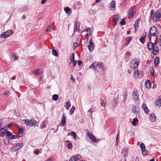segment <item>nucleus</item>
Listing matches in <instances>:
<instances>
[{"instance_id": "33", "label": "nucleus", "mask_w": 161, "mask_h": 161, "mask_svg": "<svg viewBox=\"0 0 161 161\" xmlns=\"http://www.w3.org/2000/svg\"><path fill=\"white\" fill-rule=\"evenodd\" d=\"M52 52L53 55L56 57L58 56V53L56 49H52Z\"/></svg>"}, {"instance_id": "7", "label": "nucleus", "mask_w": 161, "mask_h": 161, "mask_svg": "<svg viewBox=\"0 0 161 161\" xmlns=\"http://www.w3.org/2000/svg\"><path fill=\"white\" fill-rule=\"evenodd\" d=\"M86 136L88 137L93 142H97L99 141V140L96 139L95 136L90 132H88L87 133Z\"/></svg>"}, {"instance_id": "58", "label": "nucleus", "mask_w": 161, "mask_h": 161, "mask_svg": "<svg viewBox=\"0 0 161 161\" xmlns=\"http://www.w3.org/2000/svg\"><path fill=\"white\" fill-rule=\"evenodd\" d=\"M101 100L102 101L101 103V106H104L105 105V102L104 101L103 99H101Z\"/></svg>"}, {"instance_id": "56", "label": "nucleus", "mask_w": 161, "mask_h": 161, "mask_svg": "<svg viewBox=\"0 0 161 161\" xmlns=\"http://www.w3.org/2000/svg\"><path fill=\"white\" fill-rule=\"evenodd\" d=\"M71 79L72 80V83H74L75 82V79L72 75H71Z\"/></svg>"}, {"instance_id": "55", "label": "nucleus", "mask_w": 161, "mask_h": 161, "mask_svg": "<svg viewBox=\"0 0 161 161\" xmlns=\"http://www.w3.org/2000/svg\"><path fill=\"white\" fill-rule=\"evenodd\" d=\"M19 133H23V131H24V130L23 128H20L19 129Z\"/></svg>"}, {"instance_id": "34", "label": "nucleus", "mask_w": 161, "mask_h": 161, "mask_svg": "<svg viewBox=\"0 0 161 161\" xmlns=\"http://www.w3.org/2000/svg\"><path fill=\"white\" fill-rule=\"evenodd\" d=\"M70 135L73 136L74 139L76 140L77 139V135L76 133L74 131H72L70 133Z\"/></svg>"}, {"instance_id": "17", "label": "nucleus", "mask_w": 161, "mask_h": 161, "mask_svg": "<svg viewBox=\"0 0 161 161\" xmlns=\"http://www.w3.org/2000/svg\"><path fill=\"white\" fill-rule=\"evenodd\" d=\"M142 108L144 110V112L145 113H148L149 110V109L148 108L146 104L145 103H143L142 106Z\"/></svg>"}, {"instance_id": "2", "label": "nucleus", "mask_w": 161, "mask_h": 161, "mask_svg": "<svg viewBox=\"0 0 161 161\" xmlns=\"http://www.w3.org/2000/svg\"><path fill=\"white\" fill-rule=\"evenodd\" d=\"M23 121L25 122V123L27 126L29 127L34 126L36 124V120L33 119H31L30 120L28 119H24Z\"/></svg>"}, {"instance_id": "20", "label": "nucleus", "mask_w": 161, "mask_h": 161, "mask_svg": "<svg viewBox=\"0 0 161 161\" xmlns=\"http://www.w3.org/2000/svg\"><path fill=\"white\" fill-rule=\"evenodd\" d=\"M98 66L99 67L103 70H105L107 68L106 67L102 62L99 63Z\"/></svg>"}, {"instance_id": "31", "label": "nucleus", "mask_w": 161, "mask_h": 161, "mask_svg": "<svg viewBox=\"0 0 161 161\" xmlns=\"http://www.w3.org/2000/svg\"><path fill=\"white\" fill-rule=\"evenodd\" d=\"M146 37V34L144 36L141 37L139 39L140 41L142 43L144 44L145 42V38Z\"/></svg>"}, {"instance_id": "14", "label": "nucleus", "mask_w": 161, "mask_h": 161, "mask_svg": "<svg viewBox=\"0 0 161 161\" xmlns=\"http://www.w3.org/2000/svg\"><path fill=\"white\" fill-rule=\"evenodd\" d=\"M147 47H148V49L149 50L153 49H153H154L155 47L154 45L153 44V43H152L151 42H148L147 44Z\"/></svg>"}, {"instance_id": "24", "label": "nucleus", "mask_w": 161, "mask_h": 161, "mask_svg": "<svg viewBox=\"0 0 161 161\" xmlns=\"http://www.w3.org/2000/svg\"><path fill=\"white\" fill-rule=\"evenodd\" d=\"M138 93L137 92H136L133 93L132 96L133 99L134 100H138Z\"/></svg>"}, {"instance_id": "41", "label": "nucleus", "mask_w": 161, "mask_h": 161, "mask_svg": "<svg viewBox=\"0 0 161 161\" xmlns=\"http://www.w3.org/2000/svg\"><path fill=\"white\" fill-rule=\"evenodd\" d=\"M158 36L159 37V39L158 40V45L159 47H161V35H159Z\"/></svg>"}, {"instance_id": "43", "label": "nucleus", "mask_w": 161, "mask_h": 161, "mask_svg": "<svg viewBox=\"0 0 161 161\" xmlns=\"http://www.w3.org/2000/svg\"><path fill=\"white\" fill-rule=\"evenodd\" d=\"M67 147L69 149H71L72 147V144L71 142L67 143Z\"/></svg>"}, {"instance_id": "19", "label": "nucleus", "mask_w": 161, "mask_h": 161, "mask_svg": "<svg viewBox=\"0 0 161 161\" xmlns=\"http://www.w3.org/2000/svg\"><path fill=\"white\" fill-rule=\"evenodd\" d=\"M64 10L66 13H68L70 14L72 13V9L70 8L69 7H66L64 8Z\"/></svg>"}, {"instance_id": "54", "label": "nucleus", "mask_w": 161, "mask_h": 161, "mask_svg": "<svg viewBox=\"0 0 161 161\" xmlns=\"http://www.w3.org/2000/svg\"><path fill=\"white\" fill-rule=\"evenodd\" d=\"M11 134V132L10 131L6 130V135H7L8 137Z\"/></svg>"}, {"instance_id": "53", "label": "nucleus", "mask_w": 161, "mask_h": 161, "mask_svg": "<svg viewBox=\"0 0 161 161\" xmlns=\"http://www.w3.org/2000/svg\"><path fill=\"white\" fill-rule=\"evenodd\" d=\"M51 27L50 26H48L46 30V32H48L51 30Z\"/></svg>"}, {"instance_id": "63", "label": "nucleus", "mask_w": 161, "mask_h": 161, "mask_svg": "<svg viewBox=\"0 0 161 161\" xmlns=\"http://www.w3.org/2000/svg\"><path fill=\"white\" fill-rule=\"evenodd\" d=\"M82 64V62L81 60H79L78 62V65L79 66H80Z\"/></svg>"}, {"instance_id": "28", "label": "nucleus", "mask_w": 161, "mask_h": 161, "mask_svg": "<svg viewBox=\"0 0 161 161\" xmlns=\"http://www.w3.org/2000/svg\"><path fill=\"white\" fill-rule=\"evenodd\" d=\"M29 8L28 6L26 5L24 6L20 10V12H22L26 11L29 9Z\"/></svg>"}, {"instance_id": "64", "label": "nucleus", "mask_w": 161, "mask_h": 161, "mask_svg": "<svg viewBox=\"0 0 161 161\" xmlns=\"http://www.w3.org/2000/svg\"><path fill=\"white\" fill-rule=\"evenodd\" d=\"M13 124V123H11L9 124H8L7 125V127H11Z\"/></svg>"}, {"instance_id": "27", "label": "nucleus", "mask_w": 161, "mask_h": 161, "mask_svg": "<svg viewBox=\"0 0 161 161\" xmlns=\"http://www.w3.org/2000/svg\"><path fill=\"white\" fill-rule=\"evenodd\" d=\"M119 16L118 14H116L114 16L113 18L114 20V22L116 24L117 22L119 21Z\"/></svg>"}, {"instance_id": "13", "label": "nucleus", "mask_w": 161, "mask_h": 161, "mask_svg": "<svg viewBox=\"0 0 161 161\" xmlns=\"http://www.w3.org/2000/svg\"><path fill=\"white\" fill-rule=\"evenodd\" d=\"M134 77L136 78L138 77L141 78L142 77V75L139 73L138 70L135 71L134 72Z\"/></svg>"}, {"instance_id": "10", "label": "nucleus", "mask_w": 161, "mask_h": 161, "mask_svg": "<svg viewBox=\"0 0 161 161\" xmlns=\"http://www.w3.org/2000/svg\"><path fill=\"white\" fill-rule=\"evenodd\" d=\"M23 145V144L22 143H18L11 148V149L13 151L18 150L22 147Z\"/></svg>"}, {"instance_id": "3", "label": "nucleus", "mask_w": 161, "mask_h": 161, "mask_svg": "<svg viewBox=\"0 0 161 161\" xmlns=\"http://www.w3.org/2000/svg\"><path fill=\"white\" fill-rule=\"evenodd\" d=\"M139 63V59L136 58L131 61L130 64V66L131 68L135 69L138 67Z\"/></svg>"}, {"instance_id": "62", "label": "nucleus", "mask_w": 161, "mask_h": 161, "mask_svg": "<svg viewBox=\"0 0 161 161\" xmlns=\"http://www.w3.org/2000/svg\"><path fill=\"white\" fill-rule=\"evenodd\" d=\"M14 135L11 134L8 136V138L11 139H13Z\"/></svg>"}, {"instance_id": "5", "label": "nucleus", "mask_w": 161, "mask_h": 161, "mask_svg": "<svg viewBox=\"0 0 161 161\" xmlns=\"http://www.w3.org/2000/svg\"><path fill=\"white\" fill-rule=\"evenodd\" d=\"M149 34L151 36H155L158 34L157 28L155 26L151 27L149 31Z\"/></svg>"}, {"instance_id": "35", "label": "nucleus", "mask_w": 161, "mask_h": 161, "mask_svg": "<svg viewBox=\"0 0 161 161\" xmlns=\"http://www.w3.org/2000/svg\"><path fill=\"white\" fill-rule=\"evenodd\" d=\"M94 46H93V45H89L88 46V48L89 50V51L90 52H92L93 51L94 49Z\"/></svg>"}, {"instance_id": "52", "label": "nucleus", "mask_w": 161, "mask_h": 161, "mask_svg": "<svg viewBox=\"0 0 161 161\" xmlns=\"http://www.w3.org/2000/svg\"><path fill=\"white\" fill-rule=\"evenodd\" d=\"M84 31H86L87 33L91 32V30L90 28H87L86 29H85L83 30Z\"/></svg>"}, {"instance_id": "26", "label": "nucleus", "mask_w": 161, "mask_h": 161, "mask_svg": "<svg viewBox=\"0 0 161 161\" xmlns=\"http://www.w3.org/2000/svg\"><path fill=\"white\" fill-rule=\"evenodd\" d=\"M75 109V107L74 105H73L69 110V114L70 115H72L74 114Z\"/></svg>"}, {"instance_id": "21", "label": "nucleus", "mask_w": 161, "mask_h": 161, "mask_svg": "<svg viewBox=\"0 0 161 161\" xmlns=\"http://www.w3.org/2000/svg\"><path fill=\"white\" fill-rule=\"evenodd\" d=\"M6 131V129H5L4 128H1L0 129V136L1 137L3 136Z\"/></svg>"}, {"instance_id": "16", "label": "nucleus", "mask_w": 161, "mask_h": 161, "mask_svg": "<svg viewBox=\"0 0 161 161\" xmlns=\"http://www.w3.org/2000/svg\"><path fill=\"white\" fill-rule=\"evenodd\" d=\"M99 64L96 62H93L92 64L90 66L89 68L91 69L93 68L95 69L97 66H99Z\"/></svg>"}, {"instance_id": "61", "label": "nucleus", "mask_w": 161, "mask_h": 161, "mask_svg": "<svg viewBox=\"0 0 161 161\" xmlns=\"http://www.w3.org/2000/svg\"><path fill=\"white\" fill-rule=\"evenodd\" d=\"M39 150L38 149H36V151L34 152V153L35 154L37 155L39 153Z\"/></svg>"}, {"instance_id": "38", "label": "nucleus", "mask_w": 161, "mask_h": 161, "mask_svg": "<svg viewBox=\"0 0 161 161\" xmlns=\"http://www.w3.org/2000/svg\"><path fill=\"white\" fill-rule=\"evenodd\" d=\"M126 24L125 21V18H123L121 19V21L119 22V24L121 26L124 25Z\"/></svg>"}, {"instance_id": "45", "label": "nucleus", "mask_w": 161, "mask_h": 161, "mask_svg": "<svg viewBox=\"0 0 161 161\" xmlns=\"http://www.w3.org/2000/svg\"><path fill=\"white\" fill-rule=\"evenodd\" d=\"M74 156L75 157V158L77 161L81 158V156L80 155H75Z\"/></svg>"}, {"instance_id": "39", "label": "nucleus", "mask_w": 161, "mask_h": 161, "mask_svg": "<svg viewBox=\"0 0 161 161\" xmlns=\"http://www.w3.org/2000/svg\"><path fill=\"white\" fill-rule=\"evenodd\" d=\"M119 132L117 134V136L116 138V145H117L118 144V143L119 142Z\"/></svg>"}, {"instance_id": "50", "label": "nucleus", "mask_w": 161, "mask_h": 161, "mask_svg": "<svg viewBox=\"0 0 161 161\" xmlns=\"http://www.w3.org/2000/svg\"><path fill=\"white\" fill-rule=\"evenodd\" d=\"M154 10L153 9H152L150 11V17L149 18V20L151 19V18L152 17V16L153 15V14H154Z\"/></svg>"}, {"instance_id": "9", "label": "nucleus", "mask_w": 161, "mask_h": 161, "mask_svg": "<svg viewBox=\"0 0 161 161\" xmlns=\"http://www.w3.org/2000/svg\"><path fill=\"white\" fill-rule=\"evenodd\" d=\"M74 31H79L80 29V23L76 20L74 23Z\"/></svg>"}, {"instance_id": "44", "label": "nucleus", "mask_w": 161, "mask_h": 161, "mask_svg": "<svg viewBox=\"0 0 161 161\" xmlns=\"http://www.w3.org/2000/svg\"><path fill=\"white\" fill-rule=\"evenodd\" d=\"M91 32L87 33L85 35V36L86 38H87L86 41V42H87L88 39V37L91 35Z\"/></svg>"}, {"instance_id": "11", "label": "nucleus", "mask_w": 161, "mask_h": 161, "mask_svg": "<svg viewBox=\"0 0 161 161\" xmlns=\"http://www.w3.org/2000/svg\"><path fill=\"white\" fill-rule=\"evenodd\" d=\"M110 10L114 11L116 9L115 2L114 0L112 1L109 3L108 5Z\"/></svg>"}, {"instance_id": "57", "label": "nucleus", "mask_w": 161, "mask_h": 161, "mask_svg": "<svg viewBox=\"0 0 161 161\" xmlns=\"http://www.w3.org/2000/svg\"><path fill=\"white\" fill-rule=\"evenodd\" d=\"M155 73V71L154 70V69L153 68L152 70L151 71V75L154 76V74Z\"/></svg>"}, {"instance_id": "42", "label": "nucleus", "mask_w": 161, "mask_h": 161, "mask_svg": "<svg viewBox=\"0 0 161 161\" xmlns=\"http://www.w3.org/2000/svg\"><path fill=\"white\" fill-rule=\"evenodd\" d=\"M140 147L141 150H144L145 149V146L143 143H142L140 145Z\"/></svg>"}, {"instance_id": "8", "label": "nucleus", "mask_w": 161, "mask_h": 161, "mask_svg": "<svg viewBox=\"0 0 161 161\" xmlns=\"http://www.w3.org/2000/svg\"><path fill=\"white\" fill-rule=\"evenodd\" d=\"M158 43V40H155L154 42L153 43V44L154 45L155 47L153 49V50L152 51V52L153 55H156L159 52V48L157 45Z\"/></svg>"}, {"instance_id": "12", "label": "nucleus", "mask_w": 161, "mask_h": 161, "mask_svg": "<svg viewBox=\"0 0 161 161\" xmlns=\"http://www.w3.org/2000/svg\"><path fill=\"white\" fill-rule=\"evenodd\" d=\"M66 115L64 113H63L62 116L61 123L59 125V126L61 125V126H63L65 125L66 124Z\"/></svg>"}, {"instance_id": "49", "label": "nucleus", "mask_w": 161, "mask_h": 161, "mask_svg": "<svg viewBox=\"0 0 161 161\" xmlns=\"http://www.w3.org/2000/svg\"><path fill=\"white\" fill-rule=\"evenodd\" d=\"M69 161H77L75 157L74 156H72L69 159Z\"/></svg>"}, {"instance_id": "36", "label": "nucleus", "mask_w": 161, "mask_h": 161, "mask_svg": "<svg viewBox=\"0 0 161 161\" xmlns=\"http://www.w3.org/2000/svg\"><path fill=\"white\" fill-rule=\"evenodd\" d=\"M58 98V96L57 94H54L52 96V99L54 101H56Z\"/></svg>"}, {"instance_id": "46", "label": "nucleus", "mask_w": 161, "mask_h": 161, "mask_svg": "<svg viewBox=\"0 0 161 161\" xmlns=\"http://www.w3.org/2000/svg\"><path fill=\"white\" fill-rule=\"evenodd\" d=\"M10 94V92H9V91L6 90L4 92V93L3 94V95L6 96H7L8 95Z\"/></svg>"}, {"instance_id": "29", "label": "nucleus", "mask_w": 161, "mask_h": 161, "mask_svg": "<svg viewBox=\"0 0 161 161\" xmlns=\"http://www.w3.org/2000/svg\"><path fill=\"white\" fill-rule=\"evenodd\" d=\"M132 37L131 36L129 37H127L126 38V46H127L128 45L130 41L132 40Z\"/></svg>"}, {"instance_id": "48", "label": "nucleus", "mask_w": 161, "mask_h": 161, "mask_svg": "<svg viewBox=\"0 0 161 161\" xmlns=\"http://www.w3.org/2000/svg\"><path fill=\"white\" fill-rule=\"evenodd\" d=\"M142 154L143 155H146L147 153V151L145 149L144 150H142Z\"/></svg>"}, {"instance_id": "30", "label": "nucleus", "mask_w": 161, "mask_h": 161, "mask_svg": "<svg viewBox=\"0 0 161 161\" xmlns=\"http://www.w3.org/2000/svg\"><path fill=\"white\" fill-rule=\"evenodd\" d=\"M132 109V112L134 113L135 114H138L139 112L138 111H136L137 108L136 106H133Z\"/></svg>"}, {"instance_id": "25", "label": "nucleus", "mask_w": 161, "mask_h": 161, "mask_svg": "<svg viewBox=\"0 0 161 161\" xmlns=\"http://www.w3.org/2000/svg\"><path fill=\"white\" fill-rule=\"evenodd\" d=\"M146 87L147 89H149L151 86V83L149 80H147L145 83Z\"/></svg>"}, {"instance_id": "32", "label": "nucleus", "mask_w": 161, "mask_h": 161, "mask_svg": "<svg viewBox=\"0 0 161 161\" xmlns=\"http://www.w3.org/2000/svg\"><path fill=\"white\" fill-rule=\"evenodd\" d=\"M138 121V119L136 118H134L132 121L131 123L133 125L135 126L136 125V123Z\"/></svg>"}, {"instance_id": "18", "label": "nucleus", "mask_w": 161, "mask_h": 161, "mask_svg": "<svg viewBox=\"0 0 161 161\" xmlns=\"http://www.w3.org/2000/svg\"><path fill=\"white\" fill-rule=\"evenodd\" d=\"M155 104L156 107H160L161 106V97L156 101Z\"/></svg>"}, {"instance_id": "59", "label": "nucleus", "mask_w": 161, "mask_h": 161, "mask_svg": "<svg viewBox=\"0 0 161 161\" xmlns=\"http://www.w3.org/2000/svg\"><path fill=\"white\" fill-rule=\"evenodd\" d=\"M73 45L74 47H75V48L79 46V44H78V43L77 42H75L74 43Z\"/></svg>"}, {"instance_id": "37", "label": "nucleus", "mask_w": 161, "mask_h": 161, "mask_svg": "<svg viewBox=\"0 0 161 161\" xmlns=\"http://www.w3.org/2000/svg\"><path fill=\"white\" fill-rule=\"evenodd\" d=\"M66 107L67 110H68L69 108L71 106V104L70 101L67 102L66 103Z\"/></svg>"}, {"instance_id": "22", "label": "nucleus", "mask_w": 161, "mask_h": 161, "mask_svg": "<svg viewBox=\"0 0 161 161\" xmlns=\"http://www.w3.org/2000/svg\"><path fill=\"white\" fill-rule=\"evenodd\" d=\"M159 58L158 57H156L155 58L154 60V65L155 67H157V65L159 63Z\"/></svg>"}, {"instance_id": "4", "label": "nucleus", "mask_w": 161, "mask_h": 161, "mask_svg": "<svg viewBox=\"0 0 161 161\" xmlns=\"http://www.w3.org/2000/svg\"><path fill=\"white\" fill-rule=\"evenodd\" d=\"M13 33V32L12 30H8L6 32H3L0 34V37L2 38H6L8 37L11 36Z\"/></svg>"}, {"instance_id": "15", "label": "nucleus", "mask_w": 161, "mask_h": 161, "mask_svg": "<svg viewBox=\"0 0 161 161\" xmlns=\"http://www.w3.org/2000/svg\"><path fill=\"white\" fill-rule=\"evenodd\" d=\"M141 17H140L139 19H136L135 22V24L134 25V26L135 27V32L136 31V30L137 28H138L139 26H138V24H139V22L140 21L141 19Z\"/></svg>"}, {"instance_id": "1", "label": "nucleus", "mask_w": 161, "mask_h": 161, "mask_svg": "<svg viewBox=\"0 0 161 161\" xmlns=\"http://www.w3.org/2000/svg\"><path fill=\"white\" fill-rule=\"evenodd\" d=\"M161 17V9L156 11L151 18L153 22H157Z\"/></svg>"}, {"instance_id": "6", "label": "nucleus", "mask_w": 161, "mask_h": 161, "mask_svg": "<svg viewBox=\"0 0 161 161\" xmlns=\"http://www.w3.org/2000/svg\"><path fill=\"white\" fill-rule=\"evenodd\" d=\"M136 8V7L135 6H134L131 7L129 11L128 12V18H129L131 19L135 14L136 10L135 9V11L134 10Z\"/></svg>"}, {"instance_id": "40", "label": "nucleus", "mask_w": 161, "mask_h": 161, "mask_svg": "<svg viewBox=\"0 0 161 161\" xmlns=\"http://www.w3.org/2000/svg\"><path fill=\"white\" fill-rule=\"evenodd\" d=\"M46 126L45 123L44 121H42L40 125V128H42L45 127Z\"/></svg>"}, {"instance_id": "51", "label": "nucleus", "mask_w": 161, "mask_h": 161, "mask_svg": "<svg viewBox=\"0 0 161 161\" xmlns=\"http://www.w3.org/2000/svg\"><path fill=\"white\" fill-rule=\"evenodd\" d=\"M40 70L39 69H37L36 70H35L34 71V73L35 75H37L39 74V71Z\"/></svg>"}, {"instance_id": "23", "label": "nucleus", "mask_w": 161, "mask_h": 161, "mask_svg": "<svg viewBox=\"0 0 161 161\" xmlns=\"http://www.w3.org/2000/svg\"><path fill=\"white\" fill-rule=\"evenodd\" d=\"M156 117L155 115L153 114H151L149 116L150 121L152 122H154L156 120Z\"/></svg>"}, {"instance_id": "47", "label": "nucleus", "mask_w": 161, "mask_h": 161, "mask_svg": "<svg viewBox=\"0 0 161 161\" xmlns=\"http://www.w3.org/2000/svg\"><path fill=\"white\" fill-rule=\"evenodd\" d=\"M71 55H72V56L71 57L70 59L71 60V61H74V60H75V58H74L75 53H73L71 54Z\"/></svg>"}, {"instance_id": "60", "label": "nucleus", "mask_w": 161, "mask_h": 161, "mask_svg": "<svg viewBox=\"0 0 161 161\" xmlns=\"http://www.w3.org/2000/svg\"><path fill=\"white\" fill-rule=\"evenodd\" d=\"M89 42L90 43L89 45H93V46H94V45L92 42V39H91L89 40Z\"/></svg>"}]
</instances>
